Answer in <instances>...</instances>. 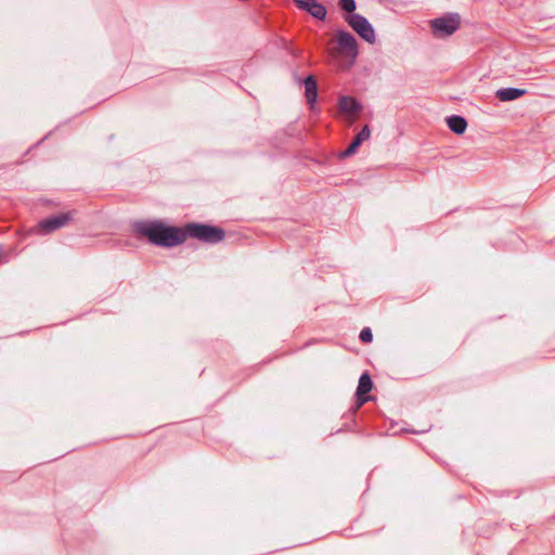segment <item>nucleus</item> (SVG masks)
Returning a JSON list of instances; mask_svg holds the SVG:
<instances>
[{
  "label": "nucleus",
  "mask_w": 555,
  "mask_h": 555,
  "mask_svg": "<svg viewBox=\"0 0 555 555\" xmlns=\"http://www.w3.org/2000/svg\"><path fill=\"white\" fill-rule=\"evenodd\" d=\"M137 232L146 236L151 242L173 246L185 241L188 236L216 243L223 238V232L216 227L206 224H188L184 229L168 227L159 221H145L135 225Z\"/></svg>",
  "instance_id": "f257e3e1"
},
{
  "label": "nucleus",
  "mask_w": 555,
  "mask_h": 555,
  "mask_svg": "<svg viewBox=\"0 0 555 555\" xmlns=\"http://www.w3.org/2000/svg\"><path fill=\"white\" fill-rule=\"evenodd\" d=\"M328 54L339 69L348 70L358 57V42L351 34L338 30L330 42Z\"/></svg>",
  "instance_id": "f03ea898"
},
{
  "label": "nucleus",
  "mask_w": 555,
  "mask_h": 555,
  "mask_svg": "<svg viewBox=\"0 0 555 555\" xmlns=\"http://www.w3.org/2000/svg\"><path fill=\"white\" fill-rule=\"evenodd\" d=\"M463 25L459 12H446L428 21V29L433 38L446 40L455 35Z\"/></svg>",
  "instance_id": "7ed1b4c3"
},
{
  "label": "nucleus",
  "mask_w": 555,
  "mask_h": 555,
  "mask_svg": "<svg viewBox=\"0 0 555 555\" xmlns=\"http://www.w3.org/2000/svg\"><path fill=\"white\" fill-rule=\"evenodd\" d=\"M362 112V104L353 96L340 94L337 101V116L348 125H352Z\"/></svg>",
  "instance_id": "20e7f679"
},
{
  "label": "nucleus",
  "mask_w": 555,
  "mask_h": 555,
  "mask_svg": "<svg viewBox=\"0 0 555 555\" xmlns=\"http://www.w3.org/2000/svg\"><path fill=\"white\" fill-rule=\"evenodd\" d=\"M345 21L364 41L371 44L375 43V29L364 16L360 14H348L345 16Z\"/></svg>",
  "instance_id": "39448f33"
},
{
  "label": "nucleus",
  "mask_w": 555,
  "mask_h": 555,
  "mask_svg": "<svg viewBox=\"0 0 555 555\" xmlns=\"http://www.w3.org/2000/svg\"><path fill=\"white\" fill-rule=\"evenodd\" d=\"M294 3L318 20H324L326 16L325 7L318 0H294Z\"/></svg>",
  "instance_id": "423d86ee"
},
{
  "label": "nucleus",
  "mask_w": 555,
  "mask_h": 555,
  "mask_svg": "<svg viewBox=\"0 0 555 555\" xmlns=\"http://www.w3.org/2000/svg\"><path fill=\"white\" fill-rule=\"evenodd\" d=\"M372 380L367 374L361 375L359 379V385L357 388V401H358V408H360L362 404H364L366 401H369V397L365 395L372 389Z\"/></svg>",
  "instance_id": "0eeeda50"
},
{
  "label": "nucleus",
  "mask_w": 555,
  "mask_h": 555,
  "mask_svg": "<svg viewBox=\"0 0 555 555\" xmlns=\"http://www.w3.org/2000/svg\"><path fill=\"white\" fill-rule=\"evenodd\" d=\"M305 96L311 109L314 108L318 99V86L312 76H309L304 81Z\"/></svg>",
  "instance_id": "6e6552de"
},
{
  "label": "nucleus",
  "mask_w": 555,
  "mask_h": 555,
  "mask_svg": "<svg viewBox=\"0 0 555 555\" xmlns=\"http://www.w3.org/2000/svg\"><path fill=\"white\" fill-rule=\"evenodd\" d=\"M67 221H68L67 215L55 216V217H52V218H49V219L42 221L39 224V229H40V231L48 233V232L54 231V230L63 227L64 224H66Z\"/></svg>",
  "instance_id": "1a4fd4ad"
},
{
  "label": "nucleus",
  "mask_w": 555,
  "mask_h": 555,
  "mask_svg": "<svg viewBox=\"0 0 555 555\" xmlns=\"http://www.w3.org/2000/svg\"><path fill=\"white\" fill-rule=\"evenodd\" d=\"M448 128L455 134H463L467 129V121L464 117L452 115L446 118Z\"/></svg>",
  "instance_id": "9d476101"
},
{
  "label": "nucleus",
  "mask_w": 555,
  "mask_h": 555,
  "mask_svg": "<svg viewBox=\"0 0 555 555\" xmlns=\"http://www.w3.org/2000/svg\"><path fill=\"white\" fill-rule=\"evenodd\" d=\"M371 131L367 126H365L361 132L357 135V138L350 143V145L346 149V151L341 154L343 157H347L356 153L358 147L362 142L366 141L370 138Z\"/></svg>",
  "instance_id": "9b49d317"
},
{
  "label": "nucleus",
  "mask_w": 555,
  "mask_h": 555,
  "mask_svg": "<svg viewBox=\"0 0 555 555\" xmlns=\"http://www.w3.org/2000/svg\"><path fill=\"white\" fill-rule=\"evenodd\" d=\"M524 94V90L516 88H504L496 91L495 95L500 101L507 102L519 99Z\"/></svg>",
  "instance_id": "f8f14e48"
},
{
  "label": "nucleus",
  "mask_w": 555,
  "mask_h": 555,
  "mask_svg": "<svg viewBox=\"0 0 555 555\" xmlns=\"http://www.w3.org/2000/svg\"><path fill=\"white\" fill-rule=\"evenodd\" d=\"M338 4L343 11L347 12L348 14H354L353 12L357 9L354 0H339Z\"/></svg>",
  "instance_id": "ddd939ff"
},
{
  "label": "nucleus",
  "mask_w": 555,
  "mask_h": 555,
  "mask_svg": "<svg viewBox=\"0 0 555 555\" xmlns=\"http://www.w3.org/2000/svg\"><path fill=\"white\" fill-rule=\"evenodd\" d=\"M360 338L364 343H370L373 338L372 332L370 328H363L360 333Z\"/></svg>",
  "instance_id": "4468645a"
}]
</instances>
